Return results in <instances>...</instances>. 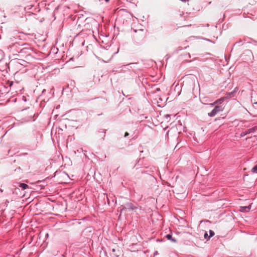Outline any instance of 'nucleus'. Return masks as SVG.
<instances>
[{
  "label": "nucleus",
  "instance_id": "obj_13",
  "mask_svg": "<svg viewBox=\"0 0 257 257\" xmlns=\"http://www.w3.org/2000/svg\"><path fill=\"white\" fill-rule=\"evenodd\" d=\"M106 2H108L109 0H105Z\"/></svg>",
  "mask_w": 257,
  "mask_h": 257
},
{
  "label": "nucleus",
  "instance_id": "obj_11",
  "mask_svg": "<svg viewBox=\"0 0 257 257\" xmlns=\"http://www.w3.org/2000/svg\"><path fill=\"white\" fill-rule=\"evenodd\" d=\"M204 237H205V238H207V236H208V234H207L206 232H205V233H204Z\"/></svg>",
  "mask_w": 257,
  "mask_h": 257
},
{
  "label": "nucleus",
  "instance_id": "obj_3",
  "mask_svg": "<svg viewBox=\"0 0 257 257\" xmlns=\"http://www.w3.org/2000/svg\"><path fill=\"white\" fill-rule=\"evenodd\" d=\"M19 187L22 188L24 190L29 188L28 185L25 183H20L19 185Z\"/></svg>",
  "mask_w": 257,
  "mask_h": 257
},
{
  "label": "nucleus",
  "instance_id": "obj_1",
  "mask_svg": "<svg viewBox=\"0 0 257 257\" xmlns=\"http://www.w3.org/2000/svg\"><path fill=\"white\" fill-rule=\"evenodd\" d=\"M20 54L21 57L24 59L20 60L21 62L20 63L22 65H25V62L30 64L34 59V57L32 56V51L28 48L22 49Z\"/></svg>",
  "mask_w": 257,
  "mask_h": 257
},
{
  "label": "nucleus",
  "instance_id": "obj_5",
  "mask_svg": "<svg viewBox=\"0 0 257 257\" xmlns=\"http://www.w3.org/2000/svg\"><path fill=\"white\" fill-rule=\"evenodd\" d=\"M256 130V128L254 127H252L251 128H250V129H248L246 131H245V132L246 133V134H250V133H251L253 132H254V131Z\"/></svg>",
  "mask_w": 257,
  "mask_h": 257
},
{
  "label": "nucleus",
  "instance_id": "obj_4",
  "mask_svg": "<svg viewBox=\"0 0 257 257\" xmlns=\"http://www.w3.org/2000/svg\"><path fill=\"white\" fill-rule=\"evenodd\" d=\"M166 237L167 238V239L168 240H171L173 242H176V240L174 238H172V235L171 234H167L166 236Z\"/></svg>",
  "mask_w": 257,
  "mask_h": 257
},
{
  "label": "nucleus",
  "instance_id": "obj_8",
  "mask_svg": "<svg viewBox=\"0 0 257 257\" xmlns=\"http://www.w3.org/2000/svg\"><path fill=\"white\" fill-rule=\"evenodd\" d=\"M128 207L130 208H131V209L132 210H134L135 209H136V207H133V206H132V204H130L128 205Z\"/></svg>",
  "mask_w": 257,
  "mask_h": 257
},
{
  "label": "nucleus",
  "instance_id": "obj_12",
  "mask_svg": "<svg viewBox=\"0 0 257 257\" xmlns=\"http://www.w3.org/2000/svg\"><path fill=\"white\" fill-rule=\"evenodd\" d=\"M128 133L127 132H126L125 134H124V137H126L127 136H128Z\"/></svg>",
  "mask_w": 257,
  "mask_h": 257
},
{
  "label": "nucleus",
  "instance_id": "obj_10",
  "mask_svg": "<svg viewBox=\"0 0 257 257\" xmlns=\"http://www.w3.org/2000/svg\"><path fill=\"white\" fill-rule=\"evenodd\" d=\"M246 135H247V134H246V132L245 131L244 132L241 133L240 135H241V136L243 137V136H245Z\"/></svg>",
  "mask_w": 257,
  "mask_h": 257
},
{
  "label": "nucleus",
  "instance_id": "obj_6",
  "mask_svg": "<svg viewBox=\"0 0 257 257\" xmlns=\"http://www.w3.org/2000/svg\"><path fill=\"white\" fill-rule=\"evenodd\" d=\"M251 171L252 173H257V165L252 168Z\"/></svg>",
  "mask_w": 257,
  "mask_h": 257
},
{
  "label": "nucleus",
  "instance_id": "obj_7",
  "mask_svg": "<svg viewBox=\"0 0 257 257\" xmlns=\"http://www.w3.org/2000/svg\"><path fill=\"white\" fill-rule=\"evenodd\" d=\"M209 233H210V236L208 237V238H209L210 237L214 235V232L211 230H209Z\"/></svg>",
  "mask_w": 257,
  "mask_h": 257
},
{
  "label": "nucleus",
  "instance_id": "obj_9",
  "mask_svg": "<svg viewBox=\"0 0 257 257\" xmlns=\"http://www.w3.org/2000/svg\"><path fill=\"white\" fill-rule=\"evenodd\" d=\"M250 205H249L248 206H245V207H243V208L245 210L246 209H250Z\"/></svg>",
  "mask_w": 257,
  "mask_h": 257
},
{
  "label": "nucleus",
  "instance_id": "obj_14",
  "mask_svg": "<svg viewBox=\"0 0 257 257\" xmlns=\"http://www.w3.org/2000/svg\"><path fill=\"white\" fill-rule=\"evenodd\" d=\"M254 104H257V102H254Z\"/></svg>",
  "mask_w": 257,
  "mask_h": 257
},
{
  "label": "nucleus",
  "instance_id": "obj_2",
  "mask_svg": "<svg viewBox=\"0 0 257 257\" xmlns=\"http://www.w3.org/2000/svg\"><path fill=\"white\" fill-rule=\"evenodd\" d=\"M223 99L221 98L220 99L215 102H214L213 103H210L209 104V105L211 107L215 105L214 108L212 109V110L208 113V115L209 116H214L218 113L222 111L224 108V107L222 105H218V103H220L221 101H223Z\"/></svg>",
  "mask_w": 257,
  "mask_h": 257
}]
</instances>
